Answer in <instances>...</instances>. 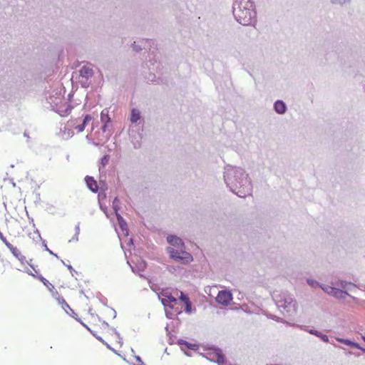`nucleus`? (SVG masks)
Segmentation results:
<instances>
[{
  "label": "nucleus",
  "instance_id": "20e7f679",
  "mask_svg": "<svg viewBox=\"0 0 365 365\" xmlns=\"http://www.w3.org/2000/svg\"><path fill=\"white\" fill-rule=\"evenodd\" d=\"M0 239L5 244V245L9 248L11 252L16 257L19 261L24 262L26 260V257L23 255L21 251L16 247L13 246L11 243H9L7 240L4 237L3 234L0 231Z\"/></svg>",
  "mask_w": 365,
  "mask_h": 365
},
{
  "label": "nucleus",
  "instance_id": "1a4fd4ad",
  "mask_svg": "<svg viewBox=\"0 0 365 365\" xmlns=\"http://www.w3.org/2000/svg\"><path fill=\"white\" fill-rule=\"evenodd\" d=\"M168 242L173 247H175L176 250L184 248V243L181 239L177 236L170 235L167 237Z\"/></svg>",
  "mask_w": 365,
  "mask_h": 365
},
{
  "label": "nucleus",
  "instance_id": "cd10ccee",
  "mask_svg": "<svg viewBox=\"0 0 365 365\" xmlns=\"http://www.w3.org/2000/svg\"><path fill=\"white\" fill-rule=\"evenodd\" d=\"M122 220V217H120L118 215V220L119 221V223L120 224L121 227L123 226L122 224H121V222L120 220Z\"/></svg>",
  "mask_w": 365,
  "mask_h": 365
},
{
  "label": "nucleus",
  "instance_id": "6e6552de",
  "mask_svg": "<svg viewBox=\"0 0 365 365\" xmlns=\"http://www.w3.org/2000/svg\"><path fill=\"white\" fill-rule=\"evenodd\" d=\"M51 296L57 301L58 304H60L63 309L67 312V309H70L69 305L67 304L63 297L58 293V292L55 289L53 292L51 293Z\"/></svg>",
  "mask_w": 365,
  "mask_h": 365
},
{
  "label": "nucleus",
  "instance_id": "393cba45",
  "mask_svg": "<svg viewBox=\"0 0 365 365\" xmlns=\"http://www.w3.org/2000/svg\"><path fill=\"white\" fill-rule=\"evenodd\" d=\"M108 161V158L107 156H104L103 158H102V163L103 165H105L106 163H107V162Z\"/></svg>",
  "mask_w": 365,
  "mask_h": 365
},
{
  "label": "nucleus",
  "instance_id": "c756f323",
  "mask_svg": "<svg viewBox=\"0 0 365 365\" xmlns=\"http://www.w3.org/2000/svg\"><path fill=\"white\" fill-rule=\"evenodd\" d=\"M363 339H364V341H365V336H363Z\"/></svg>",
  "mask_w": 365,
  "mask_h": 365
},
{
  "label": "nucleus",
  "instance_id": "0eeeda50",
  "mask_svg": "<svg viewBox=\"0 0 365 365\" xmlns=\"http://www.w3.org/2000/svg\"><path fill=\"white\" fill-rule=\"evenodd\" d=\"M161 302L165 307H168L173 309L177 304V299L170 294L165 292L162 294Z\"/></svg>",
  "mask_w": 365,
  "mask_h": 365
},
{
  "label": "nucleus",
  "instance_id": "6ab92c4d",
  "mask_svg": "<svg viewBox=\"0 0 365 365\" xmlns=\"http://www.w3.org/2000/svg\"><path fill=\"white\" fill-rule=\"evenodd\" d=\"M217 363L220 365H222L225 363V358L222 354H217Z\"/></svg>",
  "mask_w": 365,
  "mask_h": 365
},
{
  "label": "nucleus",
  "instance_id": "5701e85b",
  "mask_svg": "<svg viewBox=\"0 0 365 365\" xmlns=\"http://www.w3.org/2000/svg\"><path fill=\"white\" fill-rule=\"evenodd\" d=\"M319 336L322 339V340H323L324 341L327 342V341H329V338H328V336H327V335H325V334H321V336Z\"/></svg>",
  "mask_w": 365,
  "mask_h": 365
},
{
  "label": "nucleus",
  "instance_id": "9d476101",
  "mask_svg": "<svg viewBox=\"0 0 365 365\" xmlns=\"http://www.w3.org/2000/svg\"><path fill=\"white\" fill-rule=\"evenodd\" d=\"M180 299L184 303L185 308V311L186 313L190 314L192 310L191 302L189 297L185 294L183 292H180Z\"/></svg>",
  "mask_w": 365,
  "mask_h": 365
},
{
  "label": "nucleus",
  "instance_id": "4468645a",
  "mask_svg": "<svg viewBox=\"0 0 365 365\" xmlns=\"http://www.w3.org/2000/svg\"><path fill=\"white\" fill-rule=\"evenodd\" d=\"M91 120V116L89 115H86L83 119L82 124L75 126V129L77 130L78 133H81V132L83 131V130L85 129L86 125Z\"/></svg>",
  "mask_w": 365,
  "mask_h": 365
},
{
  "label": "nucleus",
  "instance_id": "ddd939ff",
  "mask_svg": "<svg viewBox=\"0 0 365 365\" xmlns=\"http://www.w3.org/2000/svg\"><path fill=\"white\" fill-rule=\"evenodd\" d=\"M274 110L279 114L284 113L286 110V106L284 103L282 101H276L274 103Z\"/></svg>",
  "mask_w": 365,
  "mask_h": 365
},
{
  "label": "nucleus",
  "instance_id": "f257e3e1",
  "mask_svg": "<svg viewBox=\"0 0 365 365\" xmlns=\"http://www.w3.org/2000/svg\"><path fill=\"white\" fill-rule=\"evenodd\" d=\"M236 20L242 25L252 24L255 17L253 3L251 0H236L233 7Z\"/></svg>",
  "mask_w": 365,
  "mask_h": 365
},
{
  "label": "nucleus",
  "instance_id": "aec40b11",
  "mask_svg": "<svg viewBox=\"0 0 365 365\" xmlns=\"http://www.w3.org/2000/svg\"><path fill=\"white\" fill-rule=\"evenodd\" d=\"M178 343H179L180 344H184V345H185L187 347H188V348H190V349H192V346L193 345H192V344H188V342H187L186 341H184V340L180 339V340L178 341Z\"/></svg>",
  "mask_w": 365,
  "mask_h": 365
},
{
  "label": "nucleus",
  "instance_id": "bb28decb",
  "mask_svg": "<svg viewBox=\"0 0 365 365\" xmlns=\"http://www.w3.org/2000/svg\"><path fill=\"white\" fill-rule=\"evenodd\" d=\"M29 266H31V267L33 268V269H34V272H35V273H34L35 274H38V270H36V269H35V268L31 265V263H29Z\"/></svg>",
  "mask_w": 365,
  "mask_h": 365
},
{
  "label": "nucleus",
  "instance_id": "4be33fe9",
  "mask_svg": "<svg viewBox=\"0 0 365 365\" xmlns=\"http://www.w3.org/2000/svg\"><path fill=\"white\" fill-rule=\"evenodd\" d=\"M309 332L311 334H314V335L317 336H321V333L319 331H316V330H310Z\"/></svg>",
  "mask_w": 365,
  "mask_h": 365
},
{
  "label": "nucleus",
  "instance_id": "a878e982",
  "mask_svg": "<svg viewBox=\"0 0 365 365\" xmlns=\"http://www.w3.org/2000/svg\"><path fill=\"white\" fill-rule=\"evenodd\" d=\"M29 266H31V267L33 268V269H34V272H35V273H34L35 274H38V270H36V269H35V268L31 265V263H29Z\"/></svg>",
  "mask_w": 365,
  "mask_h": 365
},
{
  "label": "nucleus",
  "instance_id": "f8f14e48",
  "mask_svg": "<svg viewBox=\"0 0 365 365\" xmlns=\"http://www.w3.org/2000/svg\"><path fill=\"white\" fill-rule=\"evenodd\" d=\"M93 74V69L88 66H83L80 70V75L82 77L88 78Z\"/></svg>",
  "mask_w": 365,
  "mask_h": 365
},
{
  "label": "nucleus",
  "instance_id": "7ed1b4c3",
  "mask_svg": "<svg viewBox=\"0 0 365 365\" xmlns=\"http://www.w3.org/2000/svg\"><path fill=\"white\" fill-rule=\"evenodd\" d=\"M184 248L175 250L173 247H168V251L170 257L182 264H187L193 260L192 256L183 250Z\"/></svg>",
  "mask_w": 365,
  "mask_h": 365
},
{
  "label": "nucleus",
  "instance_id": "2eb2a0df",
  "mask_svg": "<svg viewBox=\"0 0 365 365\" xmlns=\"http://www.w3.org/2000/svg\"><path fill=\"white\" fill-rule=\"evenodd\" d=\"M108 110H103L101 111V120L103 122H105V123H108L110 122V118L108 117ZM106 123H105V125H103V131L106 130Z\"/></svg>",
  "mask_w": 365,
  "mask_h": 365
},
{
  "label": "nucleus",
  "instance_id": "9b49d317",
  "mask_svg": "<svg viewBox=\"0 0 365 365\" xmlns=\"http://www.w3.org/2000/svg\"><path fill=\"white\" fill-rule=\"evenodd\" d=\"M86 182L88 187L93 192H96L98 190V186L97 182L93 177L87 176L86 178Z\"/></svg>",
  "mask_w": 365,
  "mask_h": 365
},
{
  "label": "nucleus",
  "instance_id": "f03ea898",
  "mask_svg": "<svg viewBox=\"0 0 365 365\" xmlns=\"http://www.w3.org/2000/svg\"><path fill=\"white\" fill-rule=\"evenodd\" d=\"M277 304L279 308L283 309L289 314H292L297 312V303L289 295L284 294L280 296V299L277 300Z\"/></svg>",
  "mask_w": 365,
  "mask_h": 365
},
{
  "label": "nucleus",
  "instance_id": "dca6fc26",
  "mask_svg": "<svg viewBox=\"0 0 365 365\" xmlns=\"http://www.w3.org/2000/svg\"><path fill=\"white\" fill-rule=\"evenodd\" d=\"M347 294L346 292L336 288L331 295L336 298L344 299Z\"/></svg>",
  "mask_w": 365,
  "mask_h": 365
},
{
  "label": "nucleus",
  "instance_id": "f3484780",
  "mask_svg": "<svg viewBox=\"0 0 365 365\" xmlns=\"http://www.w3.org/2000/svg\"><path fill=\"white\" fill-rule=\"evenodd\" d=\"M140 118V113L136 109H133L131 111L130 121L136 123Z\"/></svg>",
  "mask_w": 365,
  "mask_h": 365
},
{
  "label": "nucleus",
  "instance_id": "a211bd4d",
  "mask_svg": "<svg viewBox=\"0 0 365 365\" xmlns=\"http://www.w3.org/2000/svg\"><path fill=\"white\" fill-rule=\"evenodd\" d=\"M322 288L325 292L328 293L330 295L332 294L333 292H334V290L336 289L335 287H330V286H324V287H322Z\"/></svg>",
  "mask_w": 365,
  "mask_h": 365
},
{
  "label": "nucleus",
  "instance_id": "412c9836",
  "mask_svg": "<svg viewBox=\"0 0 365 365\" xmlns=\"http://www.w3.org/2000/svg\"><path fill=\"white\" fill-rule=\"evenodd\" d=\"M3 267L5 268L6 266L9 265V263L7 262H5L4 259L1 260ZM1 274H4L5 272V269L2 271H0Z\"/></svg>",
  "mask_w": 365,
  "mask_h": 365
},
{
  "label": "nucleus",
  "instance_id": "b1692460",
  "mask_svg": "<svg viewBox=\"0 0 365 365\" xmlns=\"http://www.w3.org/2000/svg\"><path fill=\"white\" fill-rule=\"evenodd\" d=\"M341 341L344 342V344H348V345H355L354 343H352L351 341H349V340H342V339H340Z\"/></svg>",
  "mask_w": 365,
  "mask_h": 365
},
{
  "label": "nucleus",
  "instance_id": "39448f33",
  "mask_svg": "<svg viewBox=\"0 0 365 365\" xmlns=\"http://www.w3.org/2000/svg\"><path fill=\"white\" fill-rule=\"evenodd\" d=\"M232 299V294L230 291L222 290L218 292L216 302L222 306H227Z\"/></svg>",
  "mask_w": 365,
  "mask_h": 365
},
{
  "label": "nucleus",
  "instance_id": "423d86ee",
  "mask_svg": "<svg viewBox=\"0 0 365 365\" xmlns=\"http://www.w3.org/2000/svg\"><path fill=\"white\" fill-rule=\"evenodd\" d=\"M26 272L28 274L41 281L43 284V285L48 289L50 293H51L56 289L54 286L51 282H49V281H48L46 278H44L41 274H35L30 269H26Z\"/></svg>",
  "mask_w": 365,
  "mask_h": 365
},
{
  "label": "nucleus",
  "instance_id": "c85d7f7f",
  "mask_svg": "<svg viewBox=\"0 0 365 365\" xmlns=\"http://www.w3.org/2000/svg\"><path fill=\"white\" fill-rule=\"evenodd\" d=\"M68 269H72L71 266H68Z\"/></svg>",
  "mask_w": 365,
  "mask_h": 365
}]
</instances>
